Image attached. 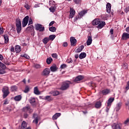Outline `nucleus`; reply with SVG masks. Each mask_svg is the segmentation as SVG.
Masks as SVG:
<instances>
[{
    "label": "nucleus",
    "instance_id": "obj_59",
    "mask_svg": "<svg viewBox=\"0 0 129 129\" xmlns=\"http://www.w3.org/2000/svg\"><path fill=\"white\" fill-rule=\"evenodd\" d=\"M24 7L27 9V10H30V6L28 5H25Z\"/></svg>",
    "mask_w": 129,
    "mask_h": 129
},
{
    "label": "nucleus",
    "instance_id": "obj_9",
    "mask_svg": "<svg viewBox=\"0 0 129 129\" xmlns=\"http://www.w3.org/2000/svg\"><path fill=\"white\" fill-rule=\"evenodd\" d=\"M111 126L112 129H121V123H114Z\"/></svg>",
    "mask_w": 129,
    "mask_h": 129
},
{
    "label": "nucleus",
    "instance_id": "obj_43",
    "mask_svg": "<svg viewBox=\"0 0 129 129\" xmlns=\"http://www.w3.org/2000/svg\"><path fill=\"white\" fill-rule=\"evenodd\" d=\"M29 106H26V107H24L22 110L24 111V112H28V108Z\"/></svg>",
    "mask_w": 129,
    "mask_h": 129
},
{
    "label": "nucleus",
    "instance_id": "obj_26",
    "mask_svg": "<svg viewBox=\"0 0 129 129\" xmlns=\"http://www.w3.org/2000/svg\"><path fill=\"white\" fill-rule=\"evenodd\" d=\"M61 116V114L60 113H56L52 116V119L54 120L55 119H57L59 117V116Z\"/></svg>",
    "mask_w": 129,
    "mask_h": 129
},
{
    "label": "nucleus",
    "instance_id": "obj_42",
    "mask_svg": "<svg viewBox=\"0 0 129 129\" xmlns=\"http://www.w3.org/2000/svg\"><path fill=\"white\" fill-rule=\"evenodd\" d=\"M29 91H30V88H29V86H26L24 90V92L25 93H28V92H29Z\"/></svg>",
    "mask_w": 129,
    "mask_h": 129
},
{
    "label": "nucleus",
    "instance_id": "obj_17",
    "mask_svg": "<svg viewBox=\"0 0 129 129\" xmlns=\"http://www.w3.org/2000/svg\"><path fill=\"white\" fill-rule=\"evenodd\" d=\"M121 102H119L116 104V107H115V110L117 112L118 111H119L120 108H121V105H122Z\"/></svg>",
    "mask_w": 129,
    "mask_h": 129
},
{
    "label": "nucleus",
    "instance_id": "obj_41",
    "mask_svg": "<svg viewBox=\"0 0 129 129\" xmlns=\"http://www.w3.org/2000/svg\"><path fill=\"white\" fill-rule=\"evenodd\" d=\"M45 100H47V101H51L52 100V98L50 96H46L45 98Z\"/></svg>",
    "mask_w": 129,
    "mask_h": 129
},
{
    "label": "nucleus",
    "instance_id": "obj_11",
    "mask_svg": "<svg viewBox=\"0 0 129 129\" xmlns=\"http://www.w3.org/2000/svg\"><path fill=\"white\" fill-rule=\"evenodd\" d=\"M70 42L71 46H76V43L77 42V40L74 37H71L70 38Z\"/></svg>",
    "mask_w": 129,
    "mask_h": 129
},
{
    "label": "nucleus",
    "instance_id": "obj_61",
    "mask_svg": "<svg viewBox=\"0 0 129 129\" xmlns=\"http://www.w3.org/2000/svg\"><path fill=\"white\" fill-rule=\"evenodd\" d=\"M110 33L111 35H113V29L111 28L110 30Z\"/></svg>",
    "mask_w": 129,
    "mask_h": 129
},
{
    "label": "nucleus",
    "instance_id": "obj_1",
    "mask_svg": "<svg viewBox=\"0 0 129 129\" xmlns=\"http://www.w3.org/2000/svg\"><path fill=\"white\" fill-rule=\"evenodd\" d=\"M16 26L17 33L20 34V33H21V31H22V22L20 19L16 20Z\"/></svg>",
    "mask_w": 129,
    "mask_h": 129
},
{
    "label": "nucleus",
    "instance_id": "obj_21",
    "mask_svg": "<svg viewBox=\"0 0 129 129\" xmlns=\"http://www.w3.org/2000/svg\"><path fill=\"white\" fill-rule=\"evenodd\" d=\"M58 68H57V66L56 64H53L51 67H50V70L51 72H55L56 70H57Z\"/></svg>",
    "mask_w": 129,
    "mask_h": 129
},
{
    "label": "nucleus",
    "instance_id": "obj_37",
    "mask_svg": "<svg viewBox=\"0 0 129 129\" xmlns=\"http://www.w3.org/2000/svg\"><path fill=\"white\" fill-rule=\"evenodd\" d=\"M56 27H50L49 28V30L50 31V32H54L56 31Z\"/></svg>",
    "mask_w": 129,
    "mask_h": 129
},
{
    "label": "nucleus",
    "instance_id": "obj_8",
    "mask_svg": "<svg viewBox=\"0 0 129 129\" xmlns=\"http://www.w3.org/2000/svg\"><path fill=\"white\" fill-rule=\"evenodd\" d=\"M75 14H76L75 10L72 8H71L70 10L69 19H73V18L74 17V16H75Z\"/></svg>",
    "mask_w": 129,
    "mask_h": 129
},
{
    "label": "nucleus",
    "instance_id": "obj_48",
    "mask_svg": "<svg viewBox=\"0 0 129 129\" xmlns=\"http://www.w3.org/2000/svg\"><path fill=\"white\" fill-rule=\"evenodd\" d=\"M29 22H28V26H29V25H33V19H32V18H29Z\"/></svg>",
    "mask_w": 129,
    "mask_h": 129
},
{
    "label": "nucleus",
    "instance_id": "obj_49",
    "mask_svg": "<svg viewBox=\"0 0 129 129\" xmlns=\"http://www.w3.org/2000/svg\"><path fill=\"white\" fill-rule=\"evenodd\" d=\"M122 67L123 68H124V69H126L128 68V66H127V63H123L122 65Z\"/></svg>",
    "mask_w": 129,
    "mask_h": 129
},
{
    "label": "nucleus",
    "instance_id": "obj_60",
    "mask_svg": "<svg viewBox=\"0 0 129 129\" xmlns=\"http://www.w3.org/2000/svg\"><path fill=\"white\" fill-rule=\"evenodd\" d=\"M62 46H63V47H67V46H68V43H67V42H64V43H63Z\"/></svg>",
    "mask_w": 129,
    "mask_h": 129
},
{
    "label": "nucleus",
    "instance_id": "obj_62",
    "mask_svg": "<svg viewBox=\"0 0 129 129\" xmlns=\"http://www.w3.org/2000/svg\"><path fill=\"white\" fill-rule=\"evenodd\" d=\"M11 52H15V47L14 46H12L11 48Z\"/></svg>",
    "mask_w": 129,
    "mask_h": 129
},
{
    "label": "nucleus",
    "instance_id": "obj_36",
    "mask_svg": "<svg viewBox=\"0 0 129 129\" xmlns=\"http://www.w3.org/2000/svg\"><path fill=\"white\" fill-rule=\"evenodd\" d=\"M55 38H56V35L53 34L49 35L48 39L50 41H53Z\"/></svg>",
    "mask_w": 129,
    "mask_h": 129
},
{
    "label": "nucleus",
    "instance_id": "obj_10",
    "mask_svg": "<svg viewBox=\"0 0 129 129\" xmlns=\"http://www.w3.org/2000/svg\"><path fill=\"white\" fill-rule=\"evenodd\" d=\"M43 76H49L50 75V69L45 68L42 72Z\"/></svg>",
    "mask_w": 129,
    "mask_h": 129
},
{
    "label": "nucleus",
    "instance_id": "obj_31",
    "mask_svg": "<svg viewBox=\"0 0 129 129\" xmlns=\"http://www.w3.org/2000/svg\"><path fill=\"white\" fill-rule=\"evenodd\" d=\"M83 49H84V45H81L80 47L77 49V53H80V52H81Z\"/></svg>",
    "mask_w": 129,
    "mask_h": 129
},
{
    "label": "nucleus",
    "instance_id": "obj_29",
    "mask_svg": "<svg viewBox=\"0 0 129 129\" xmlns=\"http://www.w3.org/2000/svg\"><path fill=\"white\" fill-rule=\"evenodd\" d=\"M95 106L96 108H100V107H101V102L98 101L96 102Z\"/></svg>",
    "mask_w": 129,
    "mask_h": 129
},
{
    "label": "nucleus",
    "instance_id": "obj_35",
    "mask_svg": "<svg viewBox=\"0 0 129 129\" xmlns=\"http://www.w3.org/2000/svg\"><path fill=\"white\" fill-rule=\"evenodd\" d=\"M53 61V58H52V57H48L47 59H46V63L47 64H51V62Z\"/></svg>",
    "mask_w": 129,
    "mask_h": 129
},
{
    "label": "nucleus",
    "instance_id": "obj_23",
    "mask_svg": "<svg viewBox=\"0 0 129 129\" xmlns=\"http://www.w3.org/2000/svg\"><path fill=\"white\" fill-rule=\"evenodd\" d=\"M34 94L36 95H40L41 94V92L39 91V89H38L37 87H35L34 89Z\"/></svg>",
    "mask_w": 129,
    "mask_h": 129
},
{
    "label": "nucleus",
    "instance_id": "obj_30",
    "mask_svg": "<svg viewBox=\"0 0 129 129\" xmlns=\"http://www.w3.org/2000/svg\"><path fill=\"white\" fill-rule=\"evenodd\" d=\"M86 57V53L85 52H82L79 55V58L80 59H84Z\"/></svg>",
    "mask_w": 129,
    "mask_h": 129
},
{
    "label": "nucleus",
    "instance_id": "obj_27",
    "mask_svg": "<svg viewBox=\"0 0 129 129\" xmlns=\"http://www.w3.org/2000/svg\"><path fill=\"white\" fill-rule=\"evenodd\" d=\"M15 50L16 53H20V52L22 51V48H21V46H20L19 45H17L15 47Z\"/></svg>",
    "mask_w": 129,
    "mask_h": 129
},
{
    "label": "nucleus",
    "instance_id": "obj_32",
    "mask_svg": "<svg viewBox=\"0 0 129 129\" xmlns=\"http://www.w3.org/2000/svg\"><path fill=\"white\" fill-rule=\"evenodd\" d=\"M22 99V96L21 95L15 97L14 100L15 101H20Z\"/></svg>",
    "mask_w": 129,
    "mask_h": 129
},
{
    "label": "nucleus",
    "instance_id": "obj_20",
    "mask_svg": "<svg viewBox=\"0 0 129 129\" xmlns=\"http://www.w3.org/2000/svg\"><path fill=\"white\" fill-rule=\"evenodd\" d=\"M100 21V20H99V19H94L92 22L93 26H97V25H98V24H99Z\"/></svg>",
    "mask_w": 129,
    "mask_h": 129
},
{
    "label": "nucleus",
    "instance_id": "obj_45",
    "mask_svg": "<svg viewBox=\"0 0 129 129\" xmlns=\"http://www.w3.org/2000/svg\"><path fill=\"white\" fill-rule=\"evenodd\" d=\"M66 67H67V65L65 63H63L60 66V69H65V68H66Z\"/></svg>",
    "mask_w": 129,
    "mask_h": 129
},
{
    "label": "nucleus",
    "instance_id": "obj_3",
    "mask_svg": "<svg viewBox=\"0 0 129 129\" xmlns=\"http://www.w3.org/2000/svg\"><path fill=\"white\" fill-rule=\"evenodd\" d=\"M2 91L4 93L3 94V98H6L9 94H10V91H9V87H5L3 88Z\"/></svg>",
    "mask_w": 129,
    "mask_h": 129
},
{
    "label": "nucleus",
    "instance_id": "obj_7",
    "mask_svg": "<svg viewBox=\"0 0 129 129\" xmlns=\"http://www.w3.org/2000/svg\"><path fill=\"white\" fill-rule=\"evenodd\" d=\"M29 16H26L23 20L22 21V27L23 28H24V27H26L28 25V23H29Z\"/></svg>",
    "mask_w": 129,
    "mask_h": 129
},
{
    "label": "nucleus",
    "instance_id": "obj_12",
    "mask_svg": "<svg viewBox=\"0 0 129 129\" xmlns=\"http://www.w3.org/2000/svg\"><path fill=\"white\" fill-rule=\"evenodd\" d=\"M105 25H106L105 22L100 21V20L99 24H98V26H97V28L98 29H102L104 27Z\"/></svg>",
    "mask_w": 129,
    "mask_h": 129
},
{
    "label": "nucleus",
    "instance_id": "obj_14",
    "mask_svg": "<svg viewBox=\"0 0 129 129\" xmlns=\"http://www.w3.org/2000/svg\"><path fill=\"white\" fill-rule=\"evenodd\" d=\"M113 101H114V98H109L107 103V106H108V107H110V106H111V104Z\"/></svg>",
    "mask_w": 129,
    "mask_h": 129
},
{
    "label": "nucleus",
    "instance_id": "obj_53",
    "mask_svg": "<svg viewBox=\"0 0 129 129\" xmlns=\"http://www.w3.org/2000/svg\"><path fill=\"white\" fill-rule=\"evenodd\" d=\"M129 118H127L124 122V124H128Z\"/></svg>",
    "mask_w": 129,
    "mask_h": 129
},
{
    "label": "nucleus",
    "instance_id": "obj_15",
    "mask_svg": "<svg viewBox=\"0 0 129 129\" xmlns=\"http://www.w3.org/2000/svg\"><path fill=\"white\" fill-rule=\"evenodd\" d=\"M106 12L108 14H110L111 12V5L110 3H107L106 5Z\"/></svg>",
    "mask_w": 129,
    "mask_h": 129
},
{
    "label": "nucleus",
    "instance_id": "obj_18",
    "mask_svg": "<svg viewBox=\"0 0 129 129\" xmlns=\"http://www.w3.org/2000/svg\"><path fill=\"white\" fill-rule=\"evenodd\" d=\"M92 43V37L91 36H88V40H87V46H90Z\"/></svg>",
    "mask_w": 129,
    "mask_h": 129
},
{
    "label": "nucleus",
    "instance_id": "obj_50",
    "mask_svg": "<svg viewBox=\"0 0 129 129\" xmlns=\"http://www.w3.org/2000/svg\"><path fill=\"white\" fill-rule=\"evenodd\" d=\"M41 67V65L38 64H34V68H36V69H39Z\"/></svg>",
    "mask_w": 129,
    "mask_h": 129
},
{
    "label": "nucleus",
    "instance_id": "obj_38",
    "mask_svg": "<svg viewBox=\"0 0 129 129\" xmlns=\"http://www.w3.org/2000/svg\"><path fill=\"white\" fill-rule=\"evenodd\" d=\"M74 3L76 4V5H81V3L82 2V0H73Z\"/></svg>",
    "mask_w": 129,
    "mask_h": 129
},
{
    "label": "nucleus",
    "instance_id": "obj_25",
    "mask_svg": "<svg viewBox=\"0 0 129 129\" xmlns=\"http://www.w3.org/2000/svg\"><path fill=\"white\" fill-rule=\"evenodd\" d=\"M50 93L53 96H57V95H59V94H60V92L58 91H52Z\"/></svg>",
    "mask_w": 129,
    "mask_h": 129
},
{
    "label": "nucleus",
    "instance_id": "obj_51",
    "mask_svg": "<svg viewBox=\"0 0 129 129\" xmlns=\"http://www.w3.org/2000/svg\"><path fill=\"white\" fill-rule=\"evenodd\" d=\"M4 34V29L3 27L0 26V35H3Z\"/></svg>",
    "mask_w": 129,
    "mask_h": 129
},
{
    "label": "nucleus",
    "instance_id": "obj_16",
    "mask_svg": "<svg viewBox=\"0 0 129 129\" xmlns=\"http://www.w3.org/2000/svg\"><path fill=\"white\" fill-rule=\"evenodd\" d=\"M101 93L103 95H107V94H109L110 93V89H104L101 91Z\"/></svg>",
    "mask_w": 129,
    "mask_h": 129
},
{
    "label": "nucleus",
    "instance_id": "obj_52",
    "mask_svg": "<svg viewBox=\"0 0 129 129\" xmlns=\"http://www.w3.org/2000/svg\"><path fill=\"white\" fill-rule=\"evenodd\" d=\"M49 11H50V12L51 13H54L55 12V9L53 7H51L49 8Z\"/></svg>",
    "mask_w": 129,
    "mask_h": 129
},
{
    "label": "nucleus",
    "instance_id": "obj_24",
    "mask_svg": "<svg viewBox=\"0 0 129 129\" xmlns=\"http://www.w3.org/2000/svg\"><path fill=\"white\" fill-rule=\"evenodd\" d=\"M83 79V76H78L74 80L75 82H78V81H80Z\"/></svg>",
    "mask_w": 129,
    "mask_h": 129
},
{
    "label": "nucleus",
    "instance_id": "obj_4",
    "mask_svg": "<svg viewBox=\"0 0 129 129\" xmlns=\"http://www.w3.org/2000/svg\"><path fill=\"white\" fill-rule=\"evenodd\" d=\"M6 69H7V67L3 63L0 61V74H5L6 73Z\"/></svg>",
    "mask_w": 129,
    "mask_h": 129
},
{
    "label": "nucleus",
    "instance_id": "obj_58",
    "mask_svg": "<svg viewBox=\"0 0 129 129\" xmlns=\"http://www.w3.org/2000/svg\"><path fill=\"white\" fill-rule=\"evenodd\" d=\"M33 117L35 119L38 118V114H33Z\"/></svg>",
    "mask_w": 129,
    "mask_h": 129
},
{
    "label": "nucleus",
    "instance_id": "obj_55",
    "mask_svg": "<svg viewBox=\"0 0 129 129\" xmlns=\"http://www.w3.org/2000/svg\"><path fill=\"white\" fill-rule=\"evenodd\" d=\"M33 122L35 123V124H38V118L35 119L33 121Z\"/></svg>",
    "mask_w": 129,
    "mask_h": 129
},
{
    "label": "nucleus",
    "instance_id": "obj_22",
    "mask_svg": "<svg viewBox=\"0 0 129 129\" xmlns=\"http://www.w3.org/2000/svg\"><path fill=\"white\" fill-rule=\"evenodd\" d=\"M29 102L31 103L32 105H36V99L35 98H31L29 99Z\"/></svg>",
    "mask_w": 129,
    "mask_h": 129
},
{
    "label": "nucleus",
    "instance_id": "obj_28",
    "mask_svg": "<svg viewBox=\"0 0 129 129\" xmlns=\"http://www.w3.org/2000/svg\"><path fill=\"white\" fill-rule=\"evenodd\" d=\"M88 85L90 87H91L92 88V89H93V88H94V87H96V85H95V83H94L92 82L89 83Z\"/></svg>",
    "mask_w": 129,
    "mask_h": 129
},
{
    "label": "nucleus",
    "instance_id": "obj_47",
    "mask_svg": "<svg viewBox=\"0 0 129 129\" xmlns=\"http://www.w3.org/2000/svg\"><path fill=\"white\" fill-rule=\"evenodd\" d=\"M21 57H24V58H26V59H30V56L28 55L27 54H24V55H21Z\"/></svg>",
    "mask_w": 129,
    "mask_h": 129
},
{
    "label": "nucleus",
    "instance_id": "obj_64",
    "mask_svg": "<svg viewBox=\"0 0 129 129\" xmlns=\"http://www.w3.org/2000/svg\"><path fill=\"white\" fill-rule=\"evenodd\" d=\"M126 31L127 32V33H128V34H129V27H127L126 28Z\"/></svg>",
    "mask_w": 129,
    "mask_h": 129
},
{
    "label": "nucleus",
    "instance_id": "obj_46",
    "mask_svg": "<svg viewBox=\"0 0 129 129\" xmlns=\"http://www.w3.org/2000/svg\"><path fill=\"white\" fill-rule=\"evenodd\" d=\"M27 112H29V113L33 112V109L31 108V107L30 106H28Z\"/></svg>",
    "mask_w": 129,
    "mask_h": 129
},
{
    "label": "nucleus",
    "instance_id": "obj_39",
    "mask_svg": "<svg viewBox=\"0 0 129 129\" xmlns=\"http://www.w3.org/2000/svg\"><path fill=\"white\" fill-rule=\"evenodd\" d=\"M18 90V87L16 86H11V91H17Z\"/></svg>",
    "mask_w": 129,
    "mask_h": 129
},
{
    "label": "nucleus",
    "instance_id": "obj_57",
    "mask_svg": "<svg viewBox=\"0 0 129 129\" xmlns=\"http://www.w3.org/2000/svg\"><path fill=\"white\" fill-rule=\"evenodd\" d=\"M124 12H125V13H128V12H129V8H128H128H126L124 9Z\"/></svg>",
    "mask_w": 129,
    "mask_h": 129
},
{
    "label": "nucleus",
    "instance_id": "obj_63",
    "mask_svg": "<svg viewBox=\"0 0 129 129\" xmlns=\"http://www.w3.org/2000/svg\"><path fill=\"white\" fill-rule=\"evenodd\" d=\"M28 116H29V115H28L27 113H25L24 114V118H27Z\"/></svg>",
    "mask_w": 129,
    "mask_h": 129
},
{
    "label": "nucleus",
    "instance_id": "obj_13",
    "mask_svg": "<svg viewBox=\"0 0 129 129\" xmlns=\"http://www.w3.org/2000/svg\"><path fill=\"white\" fill-rule=\"evenodd\" d=\"M4 39H5V43L0 41V44L2 45H4V44H8L9 43V36L6 34L3 36Z\"/></svg>",
    "mask_w": 129,
    "mask_h": 129
},
{
    "label": "nucleus",
    "instance_id": "obj_56",
    "mask_svg": "<svg viewBox=\"0 0 129 129\" xmlns=\"http://www.w3.org/2000/svg\"><path fill=\"white\" fill-rule=\"evenodd\" d=\"M54 24H55V21H51L49 24V27H51V26H53Z\"/></svg>",
    "mask_w": 129,
    "mask_h": 129
},
{
    "label": "nucleus",
    "instance_id": "obj_5",
    "mask_svg": "<svg viewBox=\"0 0 129 129\" xmlns=\"http://www.w3.org/2000/svg\"><path fill=\"white\" fill-rule=\"evenodd\" d=\"M35 30L39 31V32H44L45 31V27L41 24H37L35 25Z\"/></svg>",
    "mask_w": 129,
    "mask_h": 129
},
{
    "label": "nucleus",
    "instance_id": "obj_54",
    "mask_svg": "<svg viewBox=\"0 0 129 129\" xmlns=\"http://www.w3.org/2000/svg\"><path fill=\"white\" fill-rule=\"evenodd\" d=\"M125 89H126V90H128V89H129V81L128 82H127V85L125 87Z\"/></svg>",
    "mask_w": 129,
    "mask_h": 129
},
{
    "label": "nucleus",
    "instance_id": "obj_19",
    "mask_svg": "<svg viewBox=\"0 0 129 129\" xmlns=\"http://www.w3.org/2000/svg\"><path fill=\"white\" fill-rule=\"evenodd\" d=\"M122 40H126L129 39V34L127 33H123L121 37Z\"/></svg>",
    "mask_w": 129,
    "mask_h": 129
},
{
    "label": "nucleus",
    "instance_id": "obj_2",
    "mask_svg": "<svg viewBox=\"0 0 129 129\" xmlns=\"http://www.w3.org/2000/svg\"><path fill=\"white\" fill-rule=\"evenodd\" d=\"M70 84H72V83L69 81H66L63 82L62 85L60 88L61 90H67L69 88V86H70Z\"/></svg>",
    "mask_w": 129,
    "mask_h": 129
},
{
    "label": "nucleus",
    "instance_id": "obj_33",
    "mask_svg": "<svg viewBox=\"0 0 129 129\" xmlns=\"http://www.w3.org/2000/svg\"><path fill=\"white\" fill-rule=\"evenodd\" d=\"M27 127V122L25 121H23L21 125V129H26Z\"/></svg>",
    "mask_w": 129,
    "mask_h": 129
},
{
    "label": "nucleus",
    "instance_id": "obj_44",
    "mask_svg": "<svg viewBox=\"0 0 129 129\" xmlns=\"http://www.w3.org/2000/svg\"><path fill=\"white\" fill-rule=\"evenodd\" d=\"M51 56L52 58H54V59H57L58 58V55L56 53H52Z\"/></svg>",
    "mask_w": 129,
    "mask_h": 129
},
{
    "label": "nucleus",
    "instance_id": "obj_6",
    "mask_svg": "<svg viewBox=\"0 0 129 129\" xmlns=\"http://www.w3.org/2000/svg\"><path fill=\"white\" fill-rule=\"evenodd\" d=\"M87 10H83L82 11H81L79 13V15L80 16H76L75 18V20L76 21H77V20H79V19H81V17H83L86 14H87Z\"/></svg>",
    "mask_w": 129,
    "mask_h": 129
},
{
    "label": "nucleus",
    "instance_id": "obj_40",
    "mask_svg": "<svg viewBox=\"0 0 129 129\" xmlns=\"http://www.w3.org/2000/svg\"><path fill=\"white\" fill-rule=\"evenodd\" d=\"M33 29H34V27L33 26V25H30V26H28L26 28V31L29 32V31H32V30H33Z\"/></svg>",
    "mask_w": 129,
    "mask_h": 129
},
{
    "label": "nucleus",
    "instance_id": "obj_34",
    "mask_svg": "<svg viewBox=\"0 0 129 129\" xmlns=\"http://www.w3.org/2000/svg\"><path fill=\"white\" fill-rule=\"evenodd\" d=\"M49 41H50L49 37H45L43 39H42V42L44 45H46V44H47Z\"/></svg>",
    "mask_w": 129,
    "mask_h": 129
}]
</instances>
